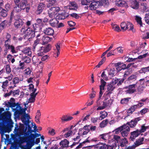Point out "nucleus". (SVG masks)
<instances>
[{
	"label": "nucleus",
	"mask_w": 149,
	"mask_h": 149,
	"mask_svg": "<svg viewBox=\"0 0 149 149\" xmlns=\"http://www.w3.org/2000/svg\"><path fill=\"white\" fill-rule=\"evenodd\" d=\"M15 21L14 23V26L16 29H19L21 28V31L23 32L25 31V26H24V22L21 18L20 15H15L13 17Z\"/></svg>",
	"instance_id": "f257e3e1"
},
{
	"label": "nucleus",
	"mask_w": 149,
	"mask_h": 149,
	"mask_svg": "<svg viewBox=\"0 0 149 149\" xmlns=\"http://www.w3.org/2000/svg\"><path fill=\"white\" fill-rule=\"evenodd\" d=\"M4 109L1 108H0V120H1V117L2 116L1 114L2 112L4 111ZM0 128L1 129V130L0 131V133L1 134V139L2 140L3 139L6 140L4 138H3V136L4 135L6 136V137L7 138L8 136L9 137V136L7 134H4V133L6 132V129H7V128L6 127V125L4 124V123L2 122H0Z\"/></svg>",
	"instance_id": "f03ea898"
},
{
	"label": "nucleus",
	"mask_w": 149,
	"mask_h": 149,
	"mask_svg": "<svg viewBox=\"0 0 149 149\" xmlns=\"http://www.w3.org/2000/svg\"><path fill=\"white\" fill-rule=\"evenodd\" d=\"M22 10H23L22 9H21L20 7L18 4H15L13 8V10L11 12L9 22H11L13 17L15 15H20L19 14V13Z\"/></svg>",
	"instance_id": "7ed1b4c3"
},
{
	"label": "nucleus",
	"mask_w": 149,
	"mask_h": 149,
	"mask_svg": "<svg viewBox=\"0 0 149 149\" xmlns=\"http://www.w3.org/2000/svg\"><path fill=\"white\" fill-rule=\"evenodd\" d=\"M48 10V14L49 17L50 18L53 17L60 10L59 7L54 6L53 5Z\"/></svg>",
	"instance_id": "20e7f679"
},
{
	"label": "nucleus",
	"mask_w": 149,
	"mask_h": 149,
	"mask_svg": "<svg viewBox=\"0 0 149 149\" xmlns=\"http://www.w3.org/2000/svg\"><path fill=\"white\" fill-rule=\"evenodd\" d=\"M24 33L28 40L30 41L35 36V32L33 29L31 27H29L24 31Z\"/></svg>",
	"instance_id": "39448f33"
},
{
	"label": "nucleus",
	"mask_w": 149,
	"mask_h": 149,
	"mask_svg": "<svg viewBox=\"0 0 149 149\" xmlns=\"http://www.w3.org/2000/svg\"><path fill=\"white\" fill-rule=\"evenodd\" d=\"M20 7L21 9L24 10L25 9L26 13H29L30 9V6L29 5L27 0H22L18 4Z\"/></svg>",
	"instance_id": "423d86ee"
},
{
	"label": "nucleus",
	"mask_w": 149,
	"mask_h": 149,
	"mask_svg": "<svg viewBox=\"0 0 149 149\" xmlns=\"http://www.w3.org/2000/svg\"><path fill=\"white\" fill-rule=\"evenodd\" d=\"M102 0L99 1H95L91 3L89 7L91 10H95L96 8L99 7H101L102 6Z\"/></svg>",
	"instance_id": "0eeeda50"
},
{
	"label": "nucleus",
	"mask_w": 149,
	"mask_h": 149,
	"mask_svg": "<svg viewBox=\"0 0 149 149\" xmlns=\"http://www.w3.org/2000/svg\"><path fill=\"white\" fill-rule=\"evenodd\" d=\"M130 130V127L128 125L125 124L123 125L121 132L122 136L123 137L127 136Z\"/></svg>",
	"instance_id": "6e6552de"
},
{
	"label": "nucleus",
	"mask_w": 149,
	"mask_h": 149,
	"mask_svg": "<svg viewBox=\"0 0 149 149\" xmlns=\"http://www.w3.org/2000/svg\"><path fill=\"white\" fill-rule=\"evenodd\" d=\"M114 66L117 67L116 69L118 72H119L122 70L126 69V64H123L120 62L114 64Z\"/></svg>",
	"instance_id": "1a4fd4ad"
},
{
	"label": "nucleus",
	"mask_w": 149,
	"mask_h": 149,
	"mask_svg": "<svg viewBox=\"0 0 149 149\" xmlns=\"http://www.w3.org/2000/svg\"><path fill=\"white\" fill-rule=\"evenodd\" d=\"M141 120L140 117L136 118L132 120L130 122H127L125 125L129 126L131 128H134L137 124V122Z\"/></svg>",
	"instance_id": "9d476101"
},
{
	"label": "nucleus",
	"mask_w": 149,
	"mask_h": 149,
	"mask_svg": "<svg viewBox=\"0 0 149 149\" xmlns=\"http://www.w3.org/2000/svg\"><path fill=\"white\" fill-rule=\"evenodd\" d=\"M136 85V83L126 87V88L128 89L126 91V93L130 94H132L136 92V90L135 88Z\"/></svg>",
	"instance_id": "9b49d317"
},
{
	"label": "nucleus",
	"mask_w": 149,
	"mask_h": 149,
	"mask_svg": "<svg viewBox=\"0 0 149 149\" xmlns=\"http://www.w3.org/2000/svg\"><path fill=\"white\" fill-rule=\"evenodd\" d=\"M29 123H28V124H24L25 125L26 127L24 130V132L25 133V134L26 135H29V134L32 133L33 132H36V131L31 130V127L29 125Z\"/></svg>",
	"instance_id": "f8f14e48"
},
{
	"label": "nucleus",
	"mask_w": 149,
	"mask_h": 149,
	"mask_svg": "<svg viewBox=\"0 0 149 149\" xmlns=\"http://www.w3.org/2000/svg\"><path fill=\"white\" fill-rule=\"evenodd\" d=\"M101 85H100V91L99 92V97L97 101V105L98 106L100 105L101 104L102 102L101 101V97L102 95V79L101 78L100 79Z\"/></svg>",
	"instance_id": "ddd939ff"
},
{
	"label": "nucleus",
	"mask_w": 149,
	"mask_h": 149,
	"mask_svg": "<svg viewBox=\"0 0 149 149\" xmlns=\"http://www.w3.org/2000/svg\"><path fill=\"white\" fill-rule=\"evenodd\" d=\"M141 134V133L139 131L138 129L130 133V139L131 141H133L137 137Z\"/></svg>",
	"instance_id": "4468645a"
},
{
	"label": "nucleus",
	"mask_w": 149,
	"mask_h": 149,
	"mask_svg": "<svg viewBox=\"0 0 149 149\" xmlns=\"http://www.w3.org/2000/svg\"><path fill=\"white\" fill-rule=\"evenodd\" d=\"M30 118L29 115L25 114L23 115L21 117V120L24 124H28V123H29V119Z\"/></svg>",
	"instance_id": "2eb2a0df"
},
{
	"label": "nucleus",
	"mask_w": 149,
	"mask_h": 149,
	"mask_svg": "<svg viewBox=\"0 0 149 149\" xmlns=\"http://www.w3.org/2000/svg\"><path fill=\"white\" fill-rule=\"evenodd\" d=\"M68 7V9L70 10H76L78 8L77 4L75 1H70Z\"/></svg>",
	"instance_id": "dca6fc26"
},
{
	"label": "nucleus",
	"mask_w": 149,
	"mask_h": 149,
	"mask_svg": "<svg viewBox=\"0 0 149 149\" xmlns=\"http://www.w3.org/2000/svg\"><path fill=\"white\" fill-rule=\"evenodd\" d=\"M69 142L66 139L62 140L59 143V145L61 147L59 148V149H63L69 147Z\"/></svg>",
	"instance_id": "f3484780"
},
{
	"label": "nucleus",
	"mask_w": 149,
	"mask_h": 149,
	"mask_svg": "<svg viewBox=\"0 0 149 149\" xmlns=\"http://www.w3.org/2000/svg\"><path fill=\"white\" fill-rule=\"evenodd\" d=\"M112 143L111 145L103 143V149H115L117 146L116 143L115 141H112Z\"/></svg>",
	"instance_id": "a211bd4d"
},
{
	"label": "nucleus",
	"mask_w": 149,
	"mask_h": 149,
	"mask_svg": "<svg viewBox=\"0 0 149 149\" xmlns=\"http://www.w3.org/2000/svg\"><path fill=\"white\" fill-rule=\"evenodd\" d=\"M46 5L43 3H40L38 6V8L36 11V13L37 15H39L42 13L43 10L45 8Z\"/></svg>",
	"instance_id": "6ab92c4d"
},
{
	"label": "nucleus",
	"mask_w": 149,
	"mask_h": 149,
	"mask_svg": "<svg viewBox=\"0 0 149 149\" xmlns=\"http://www.w3.org/2000/svg\"><path fill=\"white\" fill-rule=\"evenodd\" d=\"M148 4L145 2H141L139 6V9L142 12H146L148 10Z\"/></svg>",
	"instance_id": "aec40b11"
},
{
	"label": "nucleus",
	"mask_w": 149,
	"mask_h": 149,
	"mask_svg": "<svg viewBox=\"0 0 149 149\" xmlns=\"http://www.w3.org/2000/svg\"><path fill=\"white\" fill-rule=\"evenodd\" d=\"M11 37L10 35L8 33H7L6 37V38L7 40L5 41L4 44V46L6 47V49L10 45Z\"/></svg>",
	"instance_id": "412c9836"
},
{
	"label": "nucleus",
	"mask_w": 149,
	"mask_h": 149,
	"mask_svg": "<svg viewBox=\"0 0 149 149\" xmlns=\"http://www.w3.org/2000/svg\"><path fill=\"white\" fill-rule=\"evenodd\" d=\"M43 32L46 35L49 36H53L54 34V30L52 28L48 27L43 30Z\"/></svg>",
	"instance_id": "4be33fe9"
},
{
	"label": "nucleus",
	"mask_w": 149,
	"mask_h": 149,
	"mask_svg": "<svg viewBox=\"0 0 149 149\" xmlns=\"http://www.w3.org/2000/svg\"><path fill=\"white\" fill-rule=\"evenodd\" d=\"M144 137H142L137 139L133 145V146L135 148L143 144Z\"/></svg>",
	"instance_id": "5701e85b"
},
{
	"label": "nucleus",
	"mask_w": 149,
	"mask_h": 149,
	"mask_svg": "<svg viewBox=\"0 0 149 149\" xmlns=\"http://www.w3.org/2000/svg\"><path fill=\"white\" fill-rule=\"evenodd\" d=\"M108 85L106 88L107 91V92H108L106 94V96L107 97H109V94H111L112 91H113L115 88V87L112 85L111 83L109 84H108Z\"/></svg>",
	"instance_id": "b1692460"
},
{
	"label": "nucleus",
	"mask_w": 149,
	"mask_h": 149,
	"mask_svg": "<svg viewBox=\"0 0 149 149\" xmlns=\"http://www.w3.org/2000/svg\"><path fill=\"white\" fill-rule=\"evenodd\" d=\"M11 115V113L9 111H5L2 114L1 118L4 119H8L10 118Z\"/></svg>",
	"instance_id": "393cba45"
},
{
	"label": "nucleus",
	"mask_w": 149,
	"mask_h": 149,
	"mask_svg": "<svg viewBox=\"0 0 149 149\" xmlns=\"http://www.w3.org/2000/svg\"><path fill=\"white\" fill-rule=\"evenodd\" d=\"M22 52L27 55L30 56L31 55V49L29 47H26L23 48L22 50Z\"/></svg>",
	"instance_id": "a878e982"
},
{
	"label": "nucleus",
	"mask_w": 149,
	"mask_h": 149,
	"mask_svg": "<svg viewBox=\"0 0 149 149\" xmlns=\"http://www.w3.org/2000/svg\"><path fill=\"white\" fill-rule=\"evenodd\" d=\"M31 28L34 31L35 33L41 30L40 26L37 23L33 24Z\"/></svg>",
	"instance_id": "bb28decb"
},
{
	"label": "nucleus",
	"mask_w": 149,
	"mask_h": 149,
	"mask_svg": "<svg viewBox=\"0 0 149 149\" xmlns=\"http://www.w3.org/2000/svg\"><path fill=\"white\" fill-rule=\"evenodd\" d=\"M52 39V38H50L49 36H44L42 38V44L45 45L50 42Z\"/></svg>",
	"instance_id": "cd10ccee"
},
{
	"label": "nucleus",
	"mask_w": 149,
	"mask_h": 149,
	"mask_svg": "<svg viewBox=\"0 0 149 149\" xmlns=\"http://www.w3.org/2000/svg\"><path fill=\"white\" fill-rule=\"evenodd\" d=\"M108 98L105 99L103 102V109L111 104V100H108Z\"/></svg>",
	"instance_id": "c85d7f7f"
},
{
	"label": "nucleus",
	"mask_w": 149,
	"mask_h": 149,
	"mask_svg": "<svg viewBox=\"0 0 149 149\" xmlns=\"http://www.w3.org/2000/svg\"><path fill=\"white\" fill-rule=\"evenodd\" d=\"M26 110V108L23 109L21 108L18 109H16L15 112L16 114L18 115L24 114L26 113L25 111Z\"/></svg>",
	"instance_id": "c756f323"
},
{
	"label": "nucleus",
	"mask_w": 149,
	"mask_h": 149,
	"mask_svg": "<svg viewBox=\"0 0 149 149\" xmlns=\"http://www.w3.org/2000/svg\"><path fill=\"white\" fill-rule=\"evenodd\" d=\"M49 22L52 26L55 27L58 23V21L56 19H53L50 20Z\"/></svg>",
	"instance_id": "7c9ffc66"
},
{
	"label": "nucleus",
	"mask_w": 149,
	"mask_h": 149,
	"mask_svg": "<svg viewBox=\"0 0 149 149\" xmlns=\"http://www.w3.org/2000/svg\"><path fill=\"white\" fill-rule=\"evenodd\" d=\"M116 5L120 7H123L125 6L126 3L124 1L121 0H117Z\"/></svg>",
	"instance_id": "2f4dec72"
},
{
	"label": "nucleus",
	"mask_w": 149,
	"mask_h": 149,
	"mask_svg": "<svg viewBox=\"0 0 149 149\" xmlns=\"http://www.w3.org/2000/svg\"><path fill=\"white\" fill-rule=\"evenodd\" d=\"M131 7L134 9H137L139 8L138 2L136 1H133L131 6Z\"/></svg>",
	"instance_id": "473e14b6"
},
{
	"label": "nucleus",
	"mask_w": 149,
	"mask_h": 149,
	"mask_svg": "<svg viewBox=\"0 0 149 149\" xmlns=\"http://www.w3.org/2000/svg\"><path fill=\"white\" fill-rule=\"evenodd\" d=\"M128 143V141L127 139L124 138L121 139V141L120 142V145L122 147H124L126 144Z\"/></svg>",
	"instance_id": "72a5a7b5"
},
{
	"label": "nucleus",
	"mask_w": 149,
	"mask_h": 149,
	"mask_svg": "<svg viewBox=\"0 0 149 149\" xmlns=\"http://www.w3.org/2000/svg\"><path fill=\"white\" fill-rule=\"evenodd\" d=\"M22 59L24 63H29L31 62V58L26 56H22Z\"/></svg>",
	"instance_id": "f704fd0d"
},
{
	"label": "nucleus",
	"mask_w": 149,
	"mask_h": 149,
	"mask_svg": "<svg viewBox=\"0 0 149 149\" xmlns=\"http://www.w3.org/2000/svg\"><path fill=\"white\" fill-rule=\"evenodd\" d=\"M137 79V76L136 75H132L128 77L127 79V81L130 82H131L133 81H135Z\"/></svg>",
	"instance_id": "c9c22d12"
},
{
	"label": "nucleus",
	"mask_w": 149,
	"mask_h": 149,
	"mask_svg": "<svg viewBox=\"0 0 149 149\" xmlns=\"http://www.w3.org/2000/svg\"><path fill=\"white\" fill-rule=\"evenodd\" d=\"M43 50L44 51V53L49 52L51 49V45L50 44H48L46 46L43 47Z\"/></svg>",
	"instance_id": "e433bc0d"
},
{
	"label": "nucleus",
	"mask_w": 149,
	"mask_h": 149,
	"mask_svg": "<svg viewBox=\"0 0 149 149\" xmlns=\"http://www.w3.org/2000/svg\"><path fill=\"white\" fill-rule=\"evenodd\" d=\"M6 10L3 9L1 7H0V13H1V15L3 17H5L7 15V13Z\"/></svg>",
	"instance_id": "4c0bfd02"
},
{
	"label": "nucleus",
	"mask_w": 149,
	"mask_h": 149,
	"mask_svg": "<svg viewBox=\"0 0 149 149\" xmlns=\"http://www.w3.org/2000/svg\"><path fill=\"white\" fill-rule=\"evenodd\" d=\"M48 1L50 3L47 4V8H49V7H51L53 4L57 3L59 0H48Z\"/></svg>",
	"instance_id": "58836bf2"
},
{
	"label": "nucleus",
	"mask_w": 149,
	"mask_h": 149,
	"mask_svg": "<svg viewBox=\"0 0 149 149\" xmlns=\"http://www.w3.org/2000/svg\"><path fill=\"white\" fill-rule=\"evenodd\" d=\"M148 72H149V66L147 67L142 68L139 71L140 73H145Z\"/></svg>",
	"instance_id": "ea45409f"
},
{
	"label": "nucleus",
	"mask_w": 149,
	"mask_h": 149,
	"mask_svg": "<svg viewBox=\"0 0 149 149\" xmlns=\"http://www.w3.org/2000/svg\"><path fill=\"white\" fill-rule=\"evenodd\" d=\"M32 146L30 143L27 142L25 145L22 146L21 148L22 149H31Z\"/></svg>",
	"instance_id": "a19ab883"
},
{
	"label": "nucleus",
	"mask_w": 149,
	"mask_h": 149,
	"mask_svg": "<svg viewBox=\"0 0 149 149\" xmlns=\"http://www.w3.org/2000/svg\"><path fill=\"white\" fill-rule=\"evenodd\" d=\"M131 98L130 97H127L122 99L120 100V103L122 104H127Z\"/></svg>",
	"instance_id": "79ce46f5"
},
{
	"label": "nucleus",
	"mask_w": 149,
	"mask_h": 149,
	"mask_svg": "<svg viewBox=\"0 0 149 149\" xmlns=\"http://www.w3.org/2000/svg\"><path fill=\"white\" fill-rule=\"evenodd\" d=\"M109 74L111 77H113L115 75V74L116 73V70L114 68L109 69Z\"/></svg>",
	"instance_id": "37998d69"
},
{
	"label": "nucleus",
	"mask_w": 149,
	"mask_h": 149,
	"mask_svg": "<svg viewBox=\"0 0 149 149\" xmlns=\"http://www.w3.org/2000/svg\"><path fill=\"white\" fill-rule=\"evenodd\" d=\"M40 39L37 38L34 41V43L33 45V51H35L36 49V48L37 45L39 44L40 42Z\"/></svg>",
	"instance_id": "c03bdc74"
},
{
	"label": "nucleus",
	"mask_w": 149,
	"mask_h": 149,
	"mask_svg": "<svg viewBox=\"0 0 149 149\" xmlns=\"http://www.w3.org/2000/svg\"><path fill=\"white\" fill-rule=\"evenodd\" d=\"M43 48V47H40L39 50L38 51L37 54L38 56H42L43 55L44 51Z\"/></svg>",
	"instance_id": "a18cd8bd"
},
{
	"label": "nucleus",
	"mask_w": 149,
	"mask_h": 149,
	"mask_svg": "<svg viewBox=\"0 0 149 149\" xmlns=\"http://www.w3.org/2000/svg\"><path fill=\"white\" fill-rule=\"evenodd\" d=\"M136 109L135 105H133L131 107L127 110V113H132Z\"/></svg>",
	"instance_id": "49530a36"
},
{
	"label": "nucleus",
	"mask_w": 149,
	"mask_h": 149,
	"mask_svg": "<svg viewBox=\"0 0 149 149\" xmlns=\"http://www.w3.org/2000/svg\"><path fill=\"white\" fill-rule=\"evenodd\" d=\"M116 10V9L115 8H112L109 9V8H106L105 10H104V11H103V13L104 12H108L109 13H111L112 14H113L112 13Z\"/></svg>",
	"instance_id": "de8ad7c7"
},
{
	"label": "nucleus",
	"mask_w": 149,
	"mask_h": 149,
	"mask_svg": "<svg viewBox=\"0 0 149 149\" xmlns=\"http://www.w3.org/2000/svg\"><path fill=\"white\" fill-rule=\"evenodd\" d=\"M6 49H10L11 52L13 54L16 53L17 52L15 50L14 46L13 45H10L6 48Z\"/></svg>",
	"instance_id": "09e8293b"
},
{
	"label": "nucleus",
	"mask_w": 149,
	"mask_h": 149,
	"mask_svg": "<svg viewBox=\"0 0 149 149\" xmlns=\"http://www.w3.org/2000/svg\"><path fill=\"white\" fill-rule=\"evenodd\" d=\"M145 124H142L141 126V128L140 130H139V131L141 133V134L142 133L146 131V127L145 125Z\"/></svg>",
	"instance_id": "8fccbe9b"
},
{
	"label": "nucleus",
	"mask_w": 149,
	"mask_h": 149,
	"mask_svg": "<svg viewBox=\"0 0 149 149\" xmlns=\"http://www.w3.org/2000/svg\"><path fill=\"white\" fill-rule=\"evenodd\" d=\"M136 20L138 24L140 25V26H143V24L141 21V18L140 17L136 16Z\"/></svg>",
	"instance_id": "3c124183"
},
{
	"label": "nucleus",
	"mask_w": 149,
	"mask_h": 149,
	"mask_svg": "<svg viewBox=\"0 0 149 149\" xmlns=\"http://www.w3.org/2000/svg\"><path fill=\"white\" fill-rule=\"evenodd\" d=\"M143 90V87L142 85H140L139 86L137 89V93L138 94H141Z\"/></svg>",
	"instance_id": "603ef678"
},
{
	"label": "nucleus",
	"mask_w": 149,
	"mask_h": 149,
	"mask_svg": "<svg viewBox=\"0 0 149 149\" xmlns=\"http://www.w3.org/2000/svg\"><path fill=\"white\" fill-rule=\"evenodd\" d=\"M113 139L115 141H115L117 142V143H120L121 141V139L120 136L118 135H115L113 136Z\"/></svg>",
	"instance_id": "864d4df0"
},
{
	"label": "nucleus",
	"mask_w": 149,
	"mask_h": 149,
	"mask_svg": "<svg viewBox=\"0 0 149 149\" xmlns=\"http://www.w3.org/2000/svg\"><path fill=\"white\" fill-rule=\"evenodd\" d=\"M60 43H58L55 45L56 49L57 50L56 52L57 56L58 57L60 54Z\"/></svg>",
	"instance_id": "5fc2aeb1"
},
{
	"label": "nucleus",
	"mask_w": 149,
	"mask_h": 149,
	"mask_svg": "<svg viewBox=\"0 0 149 149\" xmlns=\"http://www.w3.org/2000/svg\"><path fill=\"white\" fill-rule=\"evenodd\" d=\"M110 82H109L108 81H105L103 80V90L104 89H106L107 87L108 84H110Z\"/></svg>",
	"instance_id": "6e6d98bb"
},
{
	"label": "nucleus",
	"mask_w": 149,
	"mask_h": 149,
	"mask_svg": "<svg viewBox=\"0 0 149 149\" xmlns=\"http://www.w3.org/2000/svg\"><path fill=\"white\" fill-rule=\"evenodd\" d=\"M6 71L7 74H9L11 72V68L9 65L8 64L6 66L5 69Z\"/></svg>",
	"instance_id": "4d7b16f0"
},
{
	"label": "nucleus",
	"mask_w": 149,
	"mask_h": 149,
	"mask_svg": "<svg viewBox=\"0 0 149 149\" xmlns=\"http://www.w3.org/2000/svg\"><path fill=\"white\" fill-rule=\"evenodd\" d=\"M127 29H128L129 28V30H132L133 29V26L132 24L129 22H127Z\"/></svg>",
	"instance_id": "13d9d810"
},
{
	"label": "nucleus",
	"mask_w": 149,
	"mask_h": 149,
	"mask_svg": "<svg viewBox=\"0 0 149 149\" xmlns=\"http://www.w3.org/2000/svg\"><path fill=\"white\" fill-rule=\"evenodd\" d=\"M109 5V3L108 0H103V7L107 8Z\"/></svg>",
	"instance_id": "bf43d9fd"
},
{
	"label": "nucleus",
	"mask_w": 149,
	"mask_h": 149,
	"mask_svg": "<svg viewBox=\"0 0 149 149\" xmlns=\"http://www.w3.org/2000/svg\"><path fill=\"white\" fill-rule=\"evenodd\" d=\"M127 23L124 22H122L120 24V26L122 29L125 30H127V27H126V26H127Z\"/></svg>",
	"instance_id": "052dcab7"
},
{
	"label": "nucleus",
	"mask_w": 149,
	"mask_h": 149,
	"mask_svg": "<svg viewBox=\"0 0 149 149\" xmlns=\"http://www.w3.org/2000/svg\"><path fill=\"white\" fill-rule=\"evenodd\" d=\"M112 29L116 31L119 32L120 31V27L117 24L113 25L112 26Z\"/></svg>",
	"instance_id": "680f3d73"
},
{
	"label": "nucleus",
	"mask_w": 149,
	"mask_h": 149,
	"mask_svg": "<svg viewBox=\"0 0 149 149\" xmlns=\"http://www.w3.org/2000/svg\"><path fill=\"white\" fill-rule=\"evenodd\" d=\"M8 81L6 80L5 81L2 82V87L3 88L5 89L8 85Z\"/></svg>",
	"instance_id": "e2e57ef3"
},
{
	"label": "nucleus",
	"mask_w": 149,
	"mask_h": 149,
	"mask_svg": "<svg viewBox=\"0 0 149 149\" xmlns=\"http://www.w3.org/2000/svg\"><path fill=\"white\" fill-rule=\"evenodd\" d=\"M72 131L71 130H70L69 129L68 131H67V132L64 134V136L65 137L67 138L72 135Z\"/></svg>",
	"instance_id": "0e129e2a"
},
{
	"label": "nucleus",
	"mask_w": 149,
	"mask_h": 149,
	"mask_svg": "<svg viewBox=\"0 0 149 149\" xmlns=\"http://www.w3.org/2000/svg\"><path fill=\"white\" fill-rule=\"evenodd\" d=\"M148 109L147 108H145L141 110L139 112H138L139 113H140L141 115L146 113L148 111Z\"/></svg>",
	"instance_id": "69168bd1"
},
{
	"label": "nucleus",
	"mask_w": 149,
	"mask_h": 149,
	"mask_svg": "<svg viewBox=\"0 0 149 149\" xmlns=\"http://www.w3.org/2000/svg\"><path fill=\"white\" fill-rule=\"evenodd\" d=\"M144 19L146 23L149 25V13L146 14Z\"/></svg>",
	"instance_id": "338daca9"
},
{
	"label": "nucleus",
	"mask_w": 149,
	"mask_h": 149,
	"mask_svg": "<svg viewBox=\"0 0 149 149\" xmlns=\"http://www.w3.org/2000/svg\"><path fill=\"white\" fill-rule=\"evenodd\" d=\"M20 91L19 89H17L15 90L12 91V93L13 96H15L16 95H19Z\"/></svg>",
	"instance_id": "774afa93"
}]
</instances>
